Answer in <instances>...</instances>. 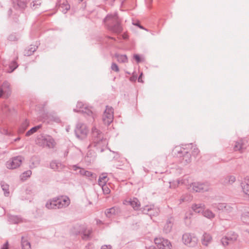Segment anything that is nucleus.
Here are the masks:
<instances>
[{
  "label": "nucleus",
  "mask_w": 249,
  "mask_h": 249,
  "mask_svg": "<svg viewBox=\"0 0 249 249\" xmlns=\"http://www.w3.org/2000/svg\"><path fill=\"white\" fill-rule=\"evenodd\" d=\"M37 47L35 45H31L30 48L26 49L24 51V55L27 56L31 55L35 52Z\"/></svg>",
  "instance_id": "nucleus-30"
},
{
  "label": "nucleus",
  "mask_w": 249,
  "mask_h": 249,
  "mask_svg": "<svg viewBox=\"0 0 249 249\" xmlns=\"http://www.w3.org/2000/svg\"><path fill=\"white\" fill-rule=\"evenodd\" d=\"M13 7L17 10H23L26 7V3L23 0H12Z\"/></svg>",
  "instance_id": "nucleus-20"
},
{
  "label": "nucleus",
  "mask_w": 249,
  "mask_h": 249,
  "mask_svg": "<svg viewBox=\"0 0 249 249\" xmlns=\"http://www.w3.org/2000/svg\"><path fill=\"white\" fill-rule=\"evenodd\" d=\"M104 194L108 195L110 192V190L107 184L101 186Z\"/></svg>",
  "instance_id": "nucleus-39"
},
{
  "label": "nucleus",
  "mask_w": 249,
  "mask_h": 249,
  "mask_svg": "<svg viewBox=\"0 0 249 249\" xmlns=\"http://www.w3.org/2000/svg\"><path fill=\"white\" fill-rule=\"evenodd\" d=\"M61 8H63V12L66 13L70 8V6L67 3H63L61 5Z\"/></svg>",
  "instance_id": "nucleus-40"
},
{
  "label": "nucleus",
  "mask_w": 249,
  "mask_h": 249,
  "mask_svg": "<svg viewBox=\"0 0 249 249\" xmlns=\"http://www.w3.org/2000/svg\"><path fill=\"white\" fill-rule=\"evenodd\" d=\"M1 249H8V243L6 242L1 247Z\"/></svg>",
  "instance_id": "nucleus-51"
},
{
  "label": "nucleus",
  "mask_w": 249,
  "mask_h": 249,
  "mask_svg": "<svg viewBox=\"0 0 249 249\" xmlns=\"http://www.w3.org/2000/svg\"><path fill=\"white\" fill-rule=\"evenodd\" d=\"M21 247L22 249H31L30 243L27 240V237H22Z\"/></svg>",
  "instance_id": "nucleus-28"
},
{
  "label": "nucleus",
  "mask_w": 249,
  "mask_h": 249,
  "mask_svg": "<svg viewBox=\"0 0 249 249\" xmlns=\"http://www.w3.org/2000/svg\"><path fill=\"white\" fill-rule=\"evenodd\" d=\"M155 243L160 249H171V243L167 239L162 237H157L154 239Z\"/></svg>",
  "instance_id": "nucleus-11"
},
{
  "label": "nucleus",
  "mask_w": 249,
  "mask_h": 249,
  "mask_svg": "<svg viewBox=\"0 0 249 249\" xmlns=\"http://www.w3.org/2000/svg\"><path fill=\"white\" fill-rule=\"evenodd\" d=\"M174 153L176 161L186 165L191 162V156H197L199 150L196 145L190 143L176 147L174 150Z\"/></svg>",
  "instance_id": "nucleus-1"
},
{
  "label": "nucleus",
  "mask_w": 249,
  "mask_h": 249,
  "mask_svg": "<svg viewBox=\"0 0 249 249\" xmlns=\"http://www.w3.org/2000/svg\"><path fill=\"white\" fill-rule=\"evenodd\" d=\"M142 73L140 75V76L138 78V81L140 82H142Z\"/></svg>",
  "instance_id": "nucleus-53"
},
{
  "label": "nucleus",
  "mask_w": 249,
  "mask_h": 249,
  "mask_svg": "<svg viewBox=\"0 0 249 249\" xmlns=\"http://www.w3.org/2000/svg\"><path fill=\"white\" fill-rule=\"evenodd\" d=\"M242 188L243 192L249 196V184L248 183H242Z\"/></svg>",
  "instance_id": "nucleus-34"
},
{
  "label": "nucleus",
  "mask_w": 249,
  "mask_h": 249,
  "mask_svg": "<svg viewBox=\"0 0 249 249\" xmlns=\"http://www.w3.org/2000/svg\"><path fill=\"white\" fill-rule=\"evenodd\" d=\"M111 38L112 39H114V40H115V39L114 38L111 37Z\"/></svg>",
  "instance_id": "nucleus-61"
},
{
  "label": "nucleus",
  "mask_w": 249,
  "mask_h": 249,
  "mask_svg": "<svg viewBox=\"0 0 249 249\" xmlns=\"http://www.w3.org/2000/svg\"><path fill=\"white\" fill-rule=\"evenodd\" d=\"M113 109L112 107H107L103 115V121L105 124H110L114 118Z\"/></svg>",
  "instance_id": "nucleus-10"
},
{
  "label": "nucleus",
  "mask_w": 249,
  "mask_h": 249,
  "mask_svg": "<svg viewBox=\"0 0 249 249\" xmlns=\"http://www.w3.org/2000/svg\"><path fill=\"white\" fill-rule=\"evenodd\" d=\"M11 92L10 83L7 81H4L0 87V98L7 99L10 97Z\"/></svg>",
  "instance_id": "nucleus-8"
},
{
  "label": "nucleus",
  "mask_w": 249,
  "mask_h": 249,
  "mask_svg": "<svg viewBox=\"0 0 249 249\" xmlns=\"http://www.w3.org/2000/svg\"><path fill=\"white\" fill-rule=\"evenodd\" d=\"M115 57L119 63H126L128 61L127 57L126 55L116 54Z\"/></svg>",
  "instance_id": "nucleus-29"
},
{
  "label": "nucleus",
  "mask_w": 249,
  "mask_h": 249,
  "mask_svg": "<svg viewBox=\"0 0 249 249\" xmlns=\"http://www.w3.org/2000/svg\"><path fill=\"white\" fill-rule=\"evenodd\" d=\"M134 24L138 26V27H139V25H140L139 23H136V24Z\"/></svg>",
  "instance_id": "nucleus-59"
},
{
  "label": "nucleus",
  "mask_w": 249,
  "mask_h": 249,
  "mask_svg": "<svg viewBox=\"0 0 249 249\" xmlns=\"http://www.w3.org/2000/svg\"><path fill=\"white\" fill-rule=\"evenodd\" d=\"M246 181H247L248 182H249V177H247L246 179Z\"/></svg>",
  "instance_id": "nucleus-58"
},
{
  "label": "nucleus",
  "mask_w": 249,
  "mask_h": 249,
  "mask_svg": "<svg viewBox=\"0 0 249 249\" xmlns=\"http://www.w3.org/2000/svg\"><path fill=\"white\" fill-rule=\"evenodd\" d=\"M8 39L10 41H15L18 40V37L15 34H12L9 36Z\"/></svg>",
  "instance_id": "nucleus-41"
},
{
  "label": "nucleus",
  "mask_w": 249,
  "mask_h": 249,
  "mask_svg": "<svg viewBox=\"0 0 249 249\" xmlns=\"http://www.w3.org/2000/svg\"><path fill=\"white\" fill-rule=\"evenodd\" d=\"M204 205L200 204H194L192 206V209L196 213L203 212V215L208 218H213L215 216V214L209 210H204Z\"/></svg>",
  "instance_id": "nucleus-6"
},
{
  "label": "nucleus",
  "mask_w": 249,
  "mask_h": 249,
  "mask_svg": "<svg viewBox=\"0 0 249 249\" xmlns=\"http://www.w3.org/2000/svg\"><path fill=\"white\" fill-rule=\"evenodd\" d=\"M41 127V125H38L35 127H33L28 131L26 133V136H29L36 132Z\"/></svg>",
  "instance_id": "nucleus-32"
},
{
  "label": "nucleus",
  "mask_w": 249,
  "mask_h": 249,
  "mask_svg": "<svg viewBox=\"0 0 249 249\" xmlns=\"http://www.w3.org/2000/svg\"><path fill=\"white\" fill-rule=\"evenodd\" d=\"M123 203L125 205H130L136 211L140 210L141 207L140 201L136 197L125 199Z\"/></svg>",
  "instance_id": "nucleus-15"
},
{
  "label": "nucleus",
  "mask_w": 249,
  "mask_h": 249,
  "mask_svg": "<svg viewBox=\"0 0 249 249\" xmlns=\"http://www.w3.org/2000/svg\"><path fill=\"white\" fill-rule=\"evenodd\" d=\"M1 187L4 192V194L5 196H8L10 195L9 191V185L5 183L4 181H1L0 183Z\"/></svg>",
  "instance_id": "nucleus-27"
},
{
  "label": "nucleus",
  "mask_w": 249,
  "mask_h": 249,
  "mask_svg": "<svg viewBox=\"0 0 249 249\" xmlns=\"http://www.w3.org/2000/svg\"><path fill=\"white\" fill-rule=\"evenodd\" d=\"M123 37L124 39H126L128 37H127V36L126 35H123Z\"/></svg>",
  "instance_id": "nucleus-56"
},
{
  "label": "nucleus",
  "mask_w": 249,
  "mask_h": 249,
  "mask_svg": "<svg viewBox=\"0 0 249 249\" xmlns=\"http://www.w3.org/2000/svg\"><path fill=\"white\" fill-rule=\"evenodd\" d=\"M169 183L170 188L172 189H175L177 188L180 184H184L186 186L189 185L188 179H187V178H184L181 180H177L170 182Z\"/></svg>",
  "instance_id": "nucleus-18"
},
{
  "label": "nucleus",
  "mask_w": 249,
  "mask_h": 249,
  "mask_svg": "<svg viewBox=\"0 0 249 249\" xmlns=\"http://www.w3.org/2000/svg\"><path fill=\"white\" fill-rule=\"evenodd\" d=\"M238 235L237 234L234 232L231 231L228 233L226 236L221 239V242L224 246H226L236 241Z\"/></svg>",
  "instance_id": "nucleus-12"
},
{
  "label": "nucleus",
  "mask_w": 249,
  "mask_h": 249,
  "mask_svg": "<svg viewBox=\"0 0 249 249\" xmlns=\"http://www.w3.org/2000/svg\"><path fill=\"white\" fill-rule=\"evenodd\" d=\"M104 22L107 29L114 33L119 34L123 31L121 21L116 13L108 14L105 18Z\"/></svg>",
  "instance_id": "nucleus-2"
},
{
  "label": "nucleus",
  "mask_w": 249,
  "mask_h": 249,
  "mask_svg": "<svg viewBox=\"0 0 249 249\" xmlns=\"http://www.w3.org/2000/svg\"><path fill=\"white\" fill-rule=\"evenodd\" d=\"M51 120L53 121V122H55L57 123H59L60 122V118L57 116L52 117V118L51 119Z\"/></svg>",
  "instance_id": "nucleus-48"
},
{
  "label": "nucleus",
  "mask_w": 249,
  "mask_h": 249,
  "mask_svg": "<svg viewBox=\"0 0 249 249\" xmlns=\"http://www.w3.org/2000/svg\"><path fill=\"white\" fill-rule=\"evenodd\" d=\"M11 219L15 223H18L20 222V219L19 218L16 216H13L11 217Z\"/></svg>",
  "instance_id": "nucleus-46"
},
{
  "label": "nucleus",
  "mask_w": 249,
  "mask_h": 249,
  "mask_svg": "<svg viewBox=\"0 0 249 249\" xmlns=\"http://www.w3.org/2000/svg\"><path fill=\"white\" fill-rule=\"evenodd\" d=\"M190 186L192 187L193 190L196 192H203L207 191L209 189V185L207 182H193L190 184Z\"/></svg>",
  "instance_id": "nucleus-13"
},
{
  "label": "nucleus",
  "mask_w": 249,
  "mask_h": 249,
  "mask_svg": "<svg viewBox=\"0 0 249 249\" xmlns=\"http://www.w3.org/2000/svg\"><path fill=\"white\" fill-rule=\"evenodd\" d=\"M228 180L226 182L232 184L235 181V177L233 176H230L228 177Z\"/></svg>",
  "instance_id": "nucleus-45"
},
{
  "label": "nucleus",
  "mask_w": 249,
  "mask_h": 249,
  "mask_svg": "<svg viewBox=\"0 0 249 249\" xmlns=\"http://www.w3.org/2000/svg\"><path fill=\"white\" fill-rule=\"evenodd\" d=\"M111 69L115 72H119V69L118 66L115 63H112L111 64Z\"/></svg>",
  "instance_id": "nucleus-44"
},
{
  "label": "nucleus",
  "mask_w": 249,
  "mask_h": 249,
  "mask_svg": "<svg viewBox=\"0 0 249 249\" xmlns=\"http://www.w3.org/2000/svg\"><path fill=\"white\" fill-rule=\"evenodd\" d=\"M182 240L183 243L190 247H193L197 244V238L194 234L185 233L183 234Z\"/></svg>",
  "instance_id": "nucleus-4"
},
{
  "label": "nucleus",
  "mask_w": 249,
  "mask_h": 249,
  "mask_svg": "<svg viewBox=\"0 0 249 249\" xmlns=\"http://www.w3.org/2000/svg\"><path fill=\"white\" fill-rule=\"evenodd\" d=\"M31 162H32V164L30 165L31 167H35L39 164V160L36 157H32L31 160Z\"/></svg>",
  "instance_id": "nucleus-35"
},
{
  "label": "nucleus",
  "mask_w": 249,
  "mask_h": 249,
  "mask_svg": "<svg viewBox=\"0 0 249 249\" xmlns=\"http://www.w3.org/2000/svg\"><path fill=\"white\" fill-rule=\"evenodd\" d=\"M173 223L174 219L172 217L168 219L163 227V231L166 233H169L172 230Z\"/></svg>",
  "instance_id": "nucleus-21"
},
{
  "label": "nucleus",
  "mask_w": 249,
  "mask_h": 249,
  "mask_svg": "<svg viewBox=\"0 0 249 249\" xmlns=\"http://www.w3.org/2000/svg\"><path fill=\"white\" fill-rule=\"evenodd\" d=\"M29 125V121L27 120H24L19 127L18 132L19 133H23L27 128Z\"/></svg>",
  "instance_id": "nucleus-24"
},
{
  "label": "nucleus",
  "mask_w": 249,
  "mask_h": 249,
  "mask_svg": "<svg viewBox=\"0 0 249 249\" xmlns=\"http://www.w3.org/2000/svg\"><path fill=\"white\" fill-rule=\"evenodd\" d=\"M50 167L52 169L58 171H60L65 168V166L62 163L55 160L51 162Z\"/></svg>",
  "instance_id": "nucleus-22"
},
{
  "label": "nucleus",
  "mask_w": 249,
  "mask_h": 249,
  "mask_svg": "<svg viewBox=\"0 0 249 249\" xmlns=\"http://www.w3.org/2000/svg\"><path fill=\"white\" fill-rule=\"evenodd\" d=\"M216 208L221 211V213L227 214L228 218L231 217L233 211V208L231 204L227 203H218L216 206Z\"/></svg>",
  "instance_id": "nucleus-7"
},
{
  "label": "nucleus",
  "mask_w": 249,
  "mask_h": 249,
  "mask_svg": "<svg viewBox=\"0 0 249 249\" xmlns=\"http://www.w3.org/2000/svg\"><path fill=\"white\" fill-rule=\"evenodd\" d=\"M121 213V209L118 206H114L110 208L107 209L105 211L106 216L110 218H114L119 216Z\"/></svg>",
  "instance_id": "nucleus-16"
},
{
  "label": "nucleus",
  "mask_w": 249,
  "mask_h": 249,
  "mask_svg": "<svg viewBox=\"0 0 249 249\" xmlns=\"http://www.w3.org/2000/svg\"><path fill=\"white\" fill-rule=\"evenodd\" d=\"M142 212L143 213L152 216H156L159 212V209L155 207L153 205H146L142 208Z\"/></svg>",
  "instance_id": "nucleus-17"
},
{
  "label": "nucleus",
  "mask_w": 249,
  "mask_h": 249,
  "mask_svg": "<svg viewBox=\"0 0 249 249\" xmlns=\"http://www.w3.org/2000/svg\"><path fill=\"white\" fill-rule=\"evenodd\" d=\"M85 173L84 176L87 177H90L92 178H95V175L92 173V172L86 170V172Z\"/></svg>",
  "instance_id": "nucleus-42"
},
{
  "label": "nucleus",
  "mask_w": 249,
  "mask_h": 249,
  "mask_svg": "<svg viewBox=\"0 0 249 249\" xmlns=\"http://www.w3.org/2000/svg\"><path fill=\"white\" fill-rule=\"evenodd\" d=\"M139 27L141 29H143V30H145L146 31H148L147 29H146L145 28H144L143 26H141V25H139Z\"/></svg>",
  "instance_id": "nucleus-55"
},
{
  "label": "nucleus",
  "mask_w": 249,
  "mask_h": 249,
  "mask_svg": "<svg viewBox=\"0 0 249 249\" xmlns=\"http://www.w3.org/2000/svg\"><path fill=\"white\" fill-rule=\"evenodd\" d=\"M107 177L102 175L100 176L98 179V184L99 186H101L107 184Z\"/></svg>",
  "instance_id": "nucleus-31"
},
{
  "label": "nucleus",
  "mask_w": 249,
  "mask_h": 249,
  "mask_svg": "<svg viewBox=\"0 0 249 249\" xmlns=\"http://www.w3.org/2000/svg\"><path fill=\"white\" fill-rule=\"evenodd\" d=\"M248 145V141H236L234 146V149L235 151L242 152L246 148Z\"/></svg>",
  "instance_id": "nucleus-19"
},
{
  "label": "nucleus",
  "mask_w": 249,
  "mask_h": 249,
  "mask_svg": "<svg viewBox=\"0 0 249 249\" xmlns=\"http://www.w3.org/2000/svg\"><path fill=\"white\" fill-rule=\"evenodd\" d=\"M73 169L76 171H77V174H79L82 176H84V172H86V170L84 168H82L76 165H74L73 166Z\"/></svg>",
  "instance_id": "nucleus-37"
},
{
  "label": "nucleus",
  "mask_w": 249,
  "mask_h": 249,
  "mask_svg": "<svg viewBox=\"0 0 249 249\" xmlns=\"http://www.w3.org/2000/svg\"><path fill=\"white\" fill-rule=\"evenodd\" d=\"M102 133L96 127H93L91 130L92 137L94 139H100L102 136Z\"/></svg>",
  "instance_id": "nucleus-26"
},
{
  "label": "nucleus",
  "mask_w": 249,
  "mask_h": 249,
  "mask_svg": "<svg viewBox=\"0 0 249 249\" xmlns=\"http://www.w3.org/2000/svg\"><path fill=\"white\" fill-rule=\"evenodd\" d=\"M76 107L77 110L74 109V111L87 114L88 116L92 115L93 113L90 108L82 102H78L77 103Z\"/></svg>",
  "instance_id": "nucleus-14"
},
{
  "label": "nucleus",
  "mask_w": 249,
  "mask_h": 249,
  "mask_svg": "<svg viewBox=\"0 0 249 249\" xmlns=\"http://www.w3.org/2000/svg\"><path fill=\"white\" fill-rule=\"evenodd\" d=\"M101 249H111V246L110 245H103Z\"/></svg>",
  "instance_id": "nucleus-50"
},
{
  "label": "nucleus",
  "mask_w": 249,
  "mask_h": 249,
  "mask_svg": "<svg viewBox=\"0 0 249 249\" xmlns=\"http://www.w3.org/2000/svg\"><path fill=\"white\" fill-rule=\"evenodd\" d=\"M188 200V199H187L185 197H184L183 196H182L180 199H179V201H180V203H181L182 202H184V201H187Z\"/></svg>",
  "instance_id": "nucleus-52"
},
{
  "label": "nucleus",
  "mask_w": 249,
  "mask_h": 249,
  "mask_svg": "<svg viewBox=\"0 0 249 249\" xmlns=\"http://www.w3.org/2000/svg\"><path fill=\"white\" fill-rule=\"evenodd\" d=\"M18 67V65L15 60L12 61L9 64V68L10 70H9L8 72H13Z\"/></svg>",
  "instance_id": "nucleus-36"
},
{
  "label": "nucleus",
  "mask_w": 249,
  "mask_h": 249,
  "mask_svg": "<svg viewBox=\"0 0 249 249\" xmlns=\"http://www.w3.org/2000/svg\"><path fill=\"white\" fill-rule=\"evenodd\" d=\"M32 175V171L31 170H28L23 172L20 176V178L22 180H25L29 178Z\"/></svg>",
  "instance_id": "nucleus-33"
},
{
  "label": "nucleus",
  "mask_w": 249,
  "mask_h": 249,
  "mask_svg": "<svg viewBox=\"0 0 249 249\" xmlns=\"http://www.w3.org/2000/svg\"><path fill=\"white\" fill-rule=\"evenodd\" d=\"M70 129V126H67V127H66V131H67V132H68V131H69V129Z\"/></svg>",
  "instance_id": "nucleus-57"
},
{
  "label": "nucleus",
  "mask_w": 249,
  "mask_h": 249,
  "mask_svg": "<svg viewBox=\"0 0 249 249\" xmlns=\"http://www.w3.org/2000/svg\"><path fill=\"white\" fill-rule=\"evenodd\" d=\"M41 4V1L39 0H35L32 2L31 5L34 9H36L37 6H39Z\"/></svg>",
  "instance_id": "nucleus-43"
},
{
  "label": "nucleus",
  "mask_w": 249,
  "mask_h": 249,
  "mask_svg": "<svg viewBox=\"0 0 249 249\" xmlns=\"http://www.w3.org/2000/svg\"><path fill=\"white\" fill-rule=\"evenodd\" d=\"M134 58L138 63H139L141 61L140 57L138 54H135L134 55Z\"/></svg>",
  "instance_id": "nucleus-49"
},
{
  "label": "nucleus",
  "mask_w": 249,
  "mask_h": 249,
  "mask_svg": "<svg viewBox=\"0 0 249 249\" xmlns=\"http://www.w3.org/2000/svg\"><path fill=\"white\" fill-rule=\"evenodd\" d=\"M75 132L78 139H83L87 136L88 128L84 124L78 123L77 124Z\"/></svg>",
  "instance_id": "nucleus-9"
},
{
  "label": "nucleus",
  "mask_w": 249,
  "mask_h": 249,
  "mask_svg": "<svg viewBox=\"0 0 249 249\" xmlns=\"http://www.w3.org/2000/svg\"><path fill=\"white\" fill-rule=\"evenodd\" d=\"M23 158L21 156H17L10 159L5 163V166L8 169H15L19 167L22 163Z\"/></svg>",
  "instance_id": "nucleus-5"
},
{
  "label": "nucleus",
  "mask_w": 249,
  "mask_h": 249,
  "mask_svg": "<svg viewBox=\"0 0 249 249\" xmlns=\"http://www.w3.org/2000/svg\"><path fill=\"white\" fill-rule=\"evenodd\" d=\"M212 241V237L209 233H204L201 239L203 245L207 246Z\"/></svg>",
  "instance_id": "nucleus-23"
},
{
  "label": "nucleus",
  "mask_w": 249,
  "mask_h": 249,
  "mask_svg": "<svg viewBox=\"0 0 249 249\" xmlns=\"http://www.w3.org/2000/svg\"><path fill=\"white\" fill-rule=\"evenodd\" d=\"M91 233V231L89 229L85 230L82 231V238L83 239H87L89 237V236Z\"/></svg>",
  "instance_id": "nucleus-38"
},
{
  "label": "nucleus",
  "mask_w": 249,
  "mask_h": 249,
  "mask_svg": "<svg viewBox=\"0 0 249 249\" xmlns=\"http://www.w3.org/2000/svg\"><path fill=\"white\" fill-rule=\"evenodd\" d=\"M19 139H20L19 138H18L15 139L14 140H15V141L19 140Z\"/></svg>",
  "instance_id": "nucleus-60"
},
{
  "label": "nucleus",
  "mask_w": 249,
  "mask_h": 249,
  "mask_svg": "<svg viewBox=\"0 0 249 249\" xmlns=\"http://www.w3.org/2000/svg\"><path fill=\"white\" fill-rule=\"evenodd\" d=\"M191 215L192 214L190 212L186 213L185 216L184 217V220L185 221V222H187V220L188 219H190Z\"/></svg>",
  "instance_id": "nucleus-47"
},
{
  "label": "nucleus",
  "mask_w": 249,
  "mask_h": 249,
  "mask_svg": "<svg viewBox=\"0 0 249 249\" xmlns=\"http://www.w3.org/2000/svg\"><path fill=\"white\" fill-rule=\"evenodd\" d=\"M39 145H43V147L46 146L49 148H53L55 145V141H39L38 142Z\"/></svg>",
  "instance_id": "nucleus-25"
},
{
  "label": "nucleus",
  "mask_w": 249,
  "mask_h": 249,
  "mask_svg": "<svg viewBox=\"0 0 249 249\" xmlns=\"http://www.w3.org/2000/svg\"><path fill=\"white\" fill-rule=\"evenodd\" d=\"M70 198L67 196L54 198L47 201L46 207L48 209H62L68 207L70 204Z\"/></svg>",
  "instance_id": "nucleus-3"
},
{
  "label": "nucleus",
  "mask_w": 249,
  "mask_h": 249,
  "mask_svg": "<svg viewBox=\"0 0 249 249\" xmlns=\"http://www.w3.org/2000/svg\"><path fill=\"white\" fill-rule=\"evenodd\" d=\"M246 216H247V215H243L242 216V219L244 222H245Z\"/></svg>",
  "instance_id": "nucleus-54"
}]
</instances>
